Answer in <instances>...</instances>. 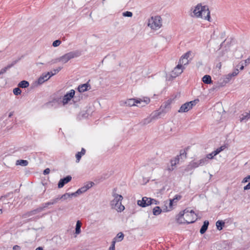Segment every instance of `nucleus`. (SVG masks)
<instances>
[{
    "label": "nucleus",
    "instance_id": "obj_1",
    "mask_svg": "<svg viewBox=\"0 0 250 250\" xmlns=\"http://www.w3.org/2000/svg\"><path fill=\"white\" fill-rule=\"evenodd\" d=\"M191 11L192 12L190 15L191 17L201 18L209 21H210V11L207 5L198 3L192 8Z\"/></svg>",
    "mask_w": 250,
    "mask_h": 250
},
{
    "label": "nucleus",
    "instance_id": "obj_2",
    "mask_svg": "<svg viewBox=\"0 0 250 250\" xmlns=\"http://www.w3.org/2000/svg\"><path fill=\"white\" fill-rule=\"evenodd\" d=\"M197 219L196 215L193 210H185L179 214L177 222L179 224H190L194 222Z\"/></svg>",
    "mask_w": 250,
    "mask_h": 250
},
{
    "label": "nucleus",
    "instance_id": "obj_3",
    "mask_svg": "<svg viewBox=\"0 0 250 250\" xmlns=\"http://www.w3.org/2000/svg\"><path fill=\"white\" fill-rule=\"evenodd\" d=\"M113 199L110 201V205L112 208L118 212H122L125 209V207L122 204L123 197L117 193V189L114 188L112 192Z\"/></svg>",
    "mask_w": 250,
    "mask_h": 250
},
{
    "label": "nucleus",
    "instance_id": "obj_4",
    "mask_svg": "<svg viewBox=\"0 0 250 250\" xmlns=\"http://www.w3.org/2000/svg\"><path fill=\"white\" fill-rule=\"evenodd\" d=\"M81 55L80 51L76 50L67 53L61 57H58L53 60V63L60 62L62 63H67L71 59L78 57Z\"/></svg>",
    "mask_w": 250,
    "mask_h": 250
},
{
    "label": "nucleus",
    "instance_id": "obj_5",
    "mask_svg": "<svg viewBox=\"0 0 250 250\" xmlns=\"http://www.w3.org/2000/svg\"><path fill=\"white\" fill-rule=\"evenodd\" d=\"M150 101V99L148 97H144L143 99H129L125 102V104L126 106H132L136 105V104H141V107H143L149 104Z\"/></svg>",
    "mask_w": 250,
    "mask_h": 250
},
{
    "label": "nucleus",
    "instance_id": "obj_6",
    "mask_svg": "<svg viewBox=\"0 0 250 250\" xmlns=\"http://www.w3.org/2000/svg\"><path fill=\"white\" fill-rule=\"evenodd\" d=\"M147 26L151 29L156 30L162 26V20L160 16L151 17L148 20Z\"/></svg>",
    "mask_w": 250,
    "mask_h": 250
},
{
    "label": "nucleus",
    "instance_id": "obj_7",
    "mask_svg": "<svg viewBox=\"0 0 250 250\" xmlns=\"http://www.w3.org/2000/svg\"><path fill=\"white\" fill-rule=\"evenodd\" d=\"M187 158V153L185 150L181 151L179 155L173 158L170 160V166L167 167V169L169 171L173 170L176 166L181 161Z\"/></svg>",
    "mask_w": 250,
    "mask_h": 250
},
{
    "label": "nucleus",
    "instance_id": "obj_8",
    "mask_svg": "<svg viewBox=\"0 0 250 250\" xmlns=\"http://www.w3.org/2000/svg\"><path fill=\"white\" fill-rule=\"evenodd\" d=\"M161 114V112H158V110L153 112L149 116L146 118L143 119L141 124L142 125H146L151 123L152 122L159 118Z\"/></svg>",
    "mask_w": 250,
    "mask_h": 250
},
{
    "label": "nucleus",
    "instance_id": "obj_9",
    "mask_svg": "<svg viewBox=\"0 0 250 250\" xmlns=\"http://www.w3.org/2000/svg\"><path fill=\"white\" fill-rule=\"evenodd\" d=\"M191 52L188 51L183 55L180 59L178 64H181L182 66H184L188 64L189 60L188 59L191 55Z\"/></svg>",
    "mask_w": 250,
    "mask_h": 250
},
{
    "label": "nucleus",
    "instance_id": "obj_10",
    "mask_svg": "<svg viewBox=\"0 0 250 250\" xmlns=\"http://www.w3.org/2000/svg\"><path fill=\"white\" fill-rule=\"evenodd\" d=\"M184 68V66H182L181 64H178V65L171 71L170 74L171 76L173 78L178 76L183 72Z\"/></svg>",
    "mask_w": 250,
    "mask_h": 250
},
{
    "label": "nucleus",
    "instance_id": "obj_11",
    "mask_svg": "<svg viewBox=\"0 0 250 250\" xmlns=\"http://www.w3.org/2000/svg\"><path fill=\"white\" fill-rule=\"evenodd\" d=\"M75 95V91L73 89L70 90L69 93H66L62 98L63 105H65L68 103Z\"/></svg>",
    "mask_w": 250,
    "mask_h": 250
},
{
    "label": "nucleus",
    "instance_id": "obj_12",
    "mask_svg": "<svg viewBox=\"0 0 250 250\" xmlns=\"http://www.w3.org/2000/svg\"><path fill=\"white\" fill-rule=\"evenodd\" d=\"M171 103V100H168L166 101L164 104L161 106V111H158V112H161V114L163 113L167 112L170 108V104Z\"/></svg>",
    "mask_w": 250,
    "mask_h": 250
},
{
    "label": "nucleus",
    "instance_id": "obj_13",
    "mask_svg": "<svg viewBox=\"0 0 250 250\" xmlns=\"http://www.w3.org/2000/svg\"><path fill=\"white\" fill-rule=\"evenodd\" d=\"M232 79L231 75L229 74L225 75L223 78L220 79L219 83V86L222 87L228 83Z\"/></svg>",
    "mask_w": 250,
    "mask_h": 250
},
{
    "label": "nucleus",
    "instance_id": "obj_14",
    "mask_svg": "<svg viewBox=\"0 0 250 250\" xmlns=\"http://www.w3.org/2000/svg\"><path fill=\"white\" fill-rule=\"evenodd\" d=\"M72 177L71 176H67L66 177L61 179L58 183V188H62L64 185L71 181Z\"/></svg>",
    "mask_w": 250,
    "mask_h": 250
},
{
    "label": "nucleus",
    "instance_id": "obj_15",
    "mask_svg": "<svg viewBox=\"0 0 250 250\" xmlns=\"http://www.w3.org/2000/svg\"><path fill=\"white\" fill-rule=\"evenodd\" d=\"M189 104L186 103L183 105H181L180 109L178 110V112L180 113L186 112L191 109L189 105Z\"/></svg>",
    "mask_w": 250,
    "mask_h": 250
},
{
    "label": "nucleus",
    "instance_id": "obj_16",
    "mask_svg": "<svg viewBox=\"0 0 250 250\" xmlns=\"http://www.w3.org/2000/svg\"><path fill=\"white\" fill-rule=\"evenodd\" d=\"M90 87V85L88 83H86L79 85L78 87V90L80 92H84L88 90Z\"/></svg>",
    "mask_w": 250,
    "mask_h": 250
},
{
    "label": "nucleus",
    "instance_id": "obj_17",
    "mask_svg": "<svg viewBox=\"0 0 250 250\" xmlns=\"http://www.w3.org/2000/svg\"><path fill=\"white\" fill-rule=\"evenodd\" d=\"M147 197H144L142 198V200H138L137 204L138 206L141 207H147L146 200Z\"/></svg>",
    "mask_w": 250,
    "mask_h": 250
},
{
    "label": "nucleus",
    "instance_id": "obj_18",
    "mask_svg": "<svg viewBox=\"0 0 250 250\" xmlns=\"http://www.w3.org/2000/svg\"><path fill=\"white\" fill-rule=\"evenodd\" d=\"M85 150L83 148L81 150V151L78 152L76 154V163H78L80 162L82 156L84 155L85 154Z\"/></svg>",
    "mask_w": 250,
    "mask_h": 250
},
{
    "label": "nucleus",
    "instance_id": "obj_19",
    "mask_svg": "<svg viewBox=\"0 0 250 250\" xmlns=\"http://www.w3.org/2000/svg\"><path fill=\"white\" fill-rule=\"evenodd\" d=\"M208 225H209V222L208 221L206 220L204 222L203 225L202 226V227L200 230V232L201 234H203L204 233H205V232L206 231V230L208 229Z\"/></svg>",
    "mask_w": 250,
    "mask_h": 250
},
{
    "label": "nucleus",
    "instance_id": "obj_20",
    "mask_svg": "<svg viewBox=\"0 0 250 250\" xmlns=\"http://www.w3.org/2000/svg\"><path fill=\"white\" fill-rule=\"evenodd\" d=\"M43 210V208H36V209H34L33 210H32L31 211H29L28 212L27 214H26V215L28 217L29 216H31L32 215H35L42 211Z\"/></svg>",
    "mask_w": 250,
    "mask_h": 250
},
{
    "label": "nucleus",
    "instance_id": "obj_21",
    "mask_svg": "<svg viewBox=\"0 0 250 250\" xmlns=\"http://www.w3.org/2000/svg\"><path fill=\"white\" fill-rule=\"evenodd\" d=\"M58 200H59L58 198L54 199L52 200V201L48 202L43 204L42 205V207H41V208H43V210L44 208H47L48 206L53 205V204L56 203Z\"/></svg>",
    "mask_w": 250,
    "mask_h": 250
},
{
    "label": "nucleus",
    "instance_id": "obj_22",
    "mask_svg": "<svg viewBox=\"0 0 250 250\" xmlns=\"http://www.w3.org/2000/svg\"><path fill=\"white\" fill-rule=\"evenodd\" d=\"M124 237V235L122 232H119L117 234L116 236L113 239V241H115L116 243L117 242H120L123 240Z\"/></svg>",
    "mask_w": 250,
    "mask_h": 250
},
{
    "label": "nucleus",
    "instance_id": "obj_23",
    "mask_svg": "<svg viewBox=\"0 0 250 250\" xmlns=\"http://www.w3.org/2000/svg\"><path fill=\"white\" fill-rule=\"evenodd\" d=\"M163 209H161L159 207L156 206L153 209V214L155 216L159 215L162 212Z\"/></svg>",
    "mask_w": 250,
    "mask_h": 250
},
{
    "label": "nucleus",
    "instance_id": "obj_24",
    "mask_svg": "<svg viewBox=\"0 0 250 250\" xmlns=\"http://www.w3.org/2000/svg\"><path fill=\"white\" fill-rule=\"evenodd\" d=\"M82 226V223L80 220L77 221L76 228H75V233L76 234H79L81 233V228Z\"/></svg>",
    "mask_w": 250,
    "mask_h": 250
},
{
    "label": "nucleus",
    "instance_id": "obj_25",
    "mask_svg": "<svg viewBox=\"0 0 250 250\" xmlns=\"http://www.w3.org/2000/svg\"><path fill=\"white\" fill-rule=\"evenodd\" d=\"M200 166L198 161H191L188 165V169L195 168Z\"/></svg>",
    "mask_w": 250,
    "mask_h": 250
},
{
    "label": "nucleus",
    "instance_id": "obj_26",
    "mask_svg": "<svg viewBox=\"0 0 250 250\" xmlns=\"http://www.w3.org/2000/svg\"><path fill=\"white\" fill-rule=\"evenodd\" d=\"M203 82L207 84L211 83L212 82L211 78L209 75H205L202 78Z\"/></svg>",
    "mask_w": 250,
    "mask_h": 250
},
{
    "label": "nucleus",
    "instance_id": "obj_27",
    "mask_svg": "<svg viewBox=\"0 0 250 250\" xmlns=\"http://www.w3.org/2000/svg\"><path fill=\"white\" fill-rule=\"evenodd\" d=\"M28 162L27 160H18L16 161V165H20L22 166H27Z\"/></svg>",
    "mask_w": 250,
    "mask_h": 250
},
{
    "label": "nucleus",
    "instance_id": "obj_28",
    "mask_svg": "<svg viewBox=\"0 0 250 250\" xmlns=\"http://www.w3.org/2000/svg\"><path fill=\"white\" fill-rule=\"evenodd\" d=\"M168 208H165L166 211H170L173 209V206H175L176 204H175L170 199L169 201H168Z\"/></svg>",
    "mask_w": 250,
    "mask_h": 250
},
{
    "label": "nucleus",
    "instance_id": "obj_29",
    "mask_svg": "<svg viewBox=\"0 0 250 250\" xmlns=\"http://www.w3.org/2000/svg\"><path fill=\"white\" fill-rule=\"evenodd\" d=\"M29 85V83L26 81H22L19 83L18 86L21 88H26Z\"/></svg>",
    "mask_w": 250,
    "mask_h": 250
},
{
    "label": "nucleus",
    "instance_id": "obj_30",
    "mask_svg": "<svg viewBox=\"0 0 250 250\" xmlns=\"http://www.w3.org/2000/svg\"><path fill=\"white\" fill-rule=\"evenodd\" d=\"M250 119V114L249 113H245L241 115L240 117V121L242 122L244 120Z\"/></svg>",
    "mask_w": 250,
    "mask_h": 250
},
{
    "label": "nucleus",
    "instance_id": "obj_31",
    "mask_svg": "<svg viewBox=\"0 0 250 250\" xmlns=\"http://www.w3.org/2000/svg\"><path fill=\"white\" fill-rule=\"evenodd\" d=\"M73 195H71V193H66L61 196L60 198L58 197L59 199H62L63 200H66L69 198H71Z\"/></svg>",
    "mask_w": 250,
    "mask_h": 250
},
{
    "label": "nucleus",
    "instance_id": "obj_32",
    "mask_svg": "<svg viewBox=\"0 0 250 250\" xmlns=\"http://www.w3.org/2000/svg\"><path fill=\"white\" fill-rule=\"evenodd\" d=\"M224 222H223L222 221H218L216 223V226L217 227V229L220 230L222 229V226L224 225Z\"/></svg>",
    "mask_w": 250,
    "mask_h": 250
},
{
    "label": "nucleus",
    "instance_id": "obj_33",
    "mask_svg": "<svg viewBox=\"0 0 250 250\" xmlns=\"http://www.w3.org/2000/svg\"><path fill=\"white\" fill-rule=\"evenodd\" d=\"M198 161L199 162L200 166H202L207 163L208 159H207V158H204L200 159V160H199Z\"/></svg>",
    "mask_w": 250,
    "mask_h": 250
},
{
    "label": "nucleus",
    "instance_id": "obj_34",
    "mask_svg": "<svg viewBox=\"0 0 250 250\" xmlns=\"http://www.w3.org/2000/svg\"><path fill=\"white\" fill-rule=\"evenodd\" d=\"M182 198V196L181 195H176L174 198L172 199H171L173 202V203L175 204H176V203L178 201L180 200Z\"/></svg>",
    "mask_w": 250,
    "mask_h": 250
},
{
    "label": "nucleus",
    "instance_id": "obj_35",
    "mask_svg": "<svg viewBox=\"0 0 250 250\" xmlns=\"http://www.w3.org/2000/svg\"><path fill=\"white\" fill-rule=\"evenodd\" d=\"M62 68L61 67H59L57 68L54 69L52 71H50V72L51 76H52L56 74L62 69Z\"/></svg>",
    "mask_w": 250,
    "mask_h": 250
},
{
    "label": "nucleus",
    "instance_id": "obj_36",
    "mask_svg": "<svg viewBox=\"0 0 250 250\" xmlns=\"http://www.w3.org/2000/svg\"><path fill=\"white\" fill-rule=\"evenodd\" d=\"M42 76L43 77L45 81L48 80L51 77L50 72H48L47 73L45 74H43Z\"/></svg>",
    "mask_w": 250,
    "mask_h": 250
},
{
    "label": "nucleus",
    "instance_id": "obj_37",
    "mask_svg": "<svg viewBox=\"0 0 250 250\" xmlns=\"http://www.w3.org/2000/svg\"><path fill=\"white\" fill-rule=\"evenodd\" d=\"M11 66L10 65H9L7 66L6 67H5L2 68L0 70V75L5 73L7 71V70L11 67Z\"/></svg>",
    "mask_w": 250,
    "mask_h": 250
},
{
    "label": "nucleus",
    "instance_id": "obj_38",
    "mask_svg": "<svg viewBox=\"0 0 250 250\" xmlns=\"http://www.w3.org/2000/svg\"><path fill=\"white\" fill-rule=\"evenodd\" d=\"M21 91L20 88L17 87L13 89V93L15 95H19L21 94Z\"/></svg>",
    "mask_w": 250,
    "mask_h": 250
},
{
    "label": "nucleus",
    "instance_id": "obj_39",
    "mask_svg": "<svg viewBox=\"0 0 250 250\" xmlns=\"http://www.w3.org/2000/svg\"><path fill=\"white\" fill-rule=\"evenodd\" d=\"M93 184L94 183L93 182H89L87 183L85 185H84L83 187L87 191L88 189H89L93 186Z\"/></svg>",
    "mask_w": 250,
    "mask_h": 250
},
{
    "label": "nucleus",
    "instance_id": "obj_40",
    "mask_svg": "<svg viewBox=\"0 0 250 250\" xmlns=\"http://www.w3.org/2000/svg\"><path fill=\"white\" fill-rule=\"evenodd\" d=\"M83 193L82 191L81 190V189L79 188L78 189L76 192L72 193L71 195H73L74 197H77L79 195Z\"/></svg>",
    "mask_w": 250,
    "mask_h": 250
},
{
    "label": "nucleus",
    "instance_id": "obj_41",
    "mask_svg": "<svg viewBox=\"0 0 250 250\" xmlns=\"http://www.w3.org/2000/svg\"><path fill=\"white\" fill-rule=\"evenodd\" d=\"M132 15V13L129 11H126L123 13V16L124 17H131Z\"/></svg>",
    "mask_w": 250,
    "mask_h": 250
},
{
    "label": "nucleus",
    "instance_id": "obj_42",
    "mask_svg": "<svg viewBox=\"0 0 250 250\" xmlns=\"http://www.w3.org/2000/svg\"><path fill=\"white\" fill-rule=\"evenodd\" d=\"M61 43V41L59 40H56L54 42H53L52 43V45L54 47H57V46H59Z\"/></svg>",
    "mask_w": 250,
    "mask_h": 250
},
{
    "label": "nucleus",
    "instance_id": "obj_43",
    "mask_svg": "<svg viewBox=\"0 0 250 250\" xmlns=\"http://www.w3.org/2000/svg\"><path fill=\"white\" fill-rule=\"evenodd\" d=\"M168 208V200L165 201L164 202V205L162 207L163 210L164 212H168V211H166L165 208Z\"/></svg>",
    "mask_w": 250,
    "mask_h": 250
},
{
    "label": "nucleus",
    "instance_id": "obj_44",
    "mask_svg": "<svg viewBox=\"0 0 250 250\" xmlns=\"http://www.w3.org/2000/svg\"><path fill=\"white\" fill-rule=\"evenodd\" d=\"M238 73H239V70L238 69H236L235 70H234L233 71V72L232 73H229V74L231 75V77L232 78L233 77H234V76H236V75H237Z\"/></svg>",
    "mask_w": 250,
    "mask_h": 250
},
{
    "label": "nucleus",
    "instance_id": "obj_45",
    "mask_svg": "<svg viewBox=\"0 0 250 250\" xmlns=\"http://www.w3.org/2000/svg\"><path fill=\"white\" fill-rule=\"evenodd\" d=\"M250 181V175H248L245 177L242 181V183H246Z\"/></svg>",
    "mask_w": 250,
    "mask_h": 250
},
{
    "label": "nucleus",
    "instance_id": "obj_46",
    "mask_svg": "<svg viewBox=\"0 0 250 250\" xmlns=\"http://www.w3.org/2000/svg\"><path fill=\"white\" fill-rule=\"evenodd\" d=\"M45 81L43 77L41 76L38 80V83L40 84L43 83Z\"/></svg>",
    "mask_w": 250,
    "mask_h": 250
},
{
    "label": "nucleus",
    "instance_id": "obj_47",
    "mask_svg": "<svg viewBox=\"0 0 250 250\" xmlns=\"http://www.w3.org/2000/svg\"><path fill=\"white\" fill-rule=\"evenodd\" d=\"M215 156V155L214 154V153H213V151L211 153L207 154L206 158H207V159H211Z\"/></svg>",
    "mask_w": 250,
    "mask_h": 250
},
{
    "label": "nucleus",
    "instance_id": "obj_48",
    "mask_svg": "<svg viewBox=\"0 0 250 250\" xmlns=\"http://www.w3.org/2000/svg\"><path fill=\"white\" fill-rule=\"evenodd\" d=\"M197 102L196 100L191 101L190 102H188V103L189 104V106L190 107V108L191 109L192 107L195 105Z\"/></svg>",
    "mask_w": 250,
    "mask_h": 250
},
{
    "label": "nucleus",
    "instance_id": "obj_49",
    "mask_svg": "<svg viewBox=\"0 0 250 250\" xmlns=\"http://www.w3.org/2000/svg\"><path fill=\"white\" fill-rule=\"evenodd\" d=\"M160 170V168H155L153 169L152 171V174H153L154 176L156 175L157 172H158Z\"/></svg>",
    "mask_w": 250,
    "mask_h": 250
},
{
    "label": "nucleus",
    "instance_id": "obj_50",
    "mask_svg": "<svg viewBox=\"0 0 250 250\" xmlns=\"http://www.w3.org/2000/svg\"><path fill=\"white\" fill-rule=\"evenodd\" d=\"M115 243H116L115 242V241H112L111 245L110 247V248L109 249V250H115Z\"/></svg>",
    "mask_w": 250,
    "mask_h": 250
},
{
    "label": "nucleus",
    "instance_id": "obj_51",
    "mask_svg": "<svg viewBox=\"0 0 250 250\" xmlns=\"http://www.w3.org/2000/svg\"><path fill=\"white\" fill-rule=\"evenodd\" d=\"M147 200H146L147 206H148L149 205H152V202H151L152 198L147 197Z\"/></svg>",
    "mask_w": 250,
    "mask_h": 250
},
{
    "label": "nucleus",
    "instance_id": "obj_52",
    "mask_svg": "<svg viewBox=\"0 0 250 250\" xmlns=\"http://www.w3.org/2000/svg\"><path fill=\"white\" fill-rule=\"evenodd\" d=\"M250 189V182L244 187V190H247Z\"/></svg>",
    "mask_w": 250,
    "mask_h": 250
},
{
    "label": "nucleus",
    "instance_id": "obj_53",
    "mask_svg": "<svg viewBox=\"0 0 250 250\" xmlns=\"http://www.w3.org/2000/svg\"><path fill=\"white\" fill-rule=\"evenodd\" d=\"M50 171V169L48 168H47L45 169H44V170L43 171V174L44 175L48 174L49 173Z\"/></svg>",
    "mask_w": 250,
    "mask_h": 250
},
{
    "label": "nucleus",
    "instance_id": "obj_54",
    "mask_svg": "<svg viewBox=\"0 0 250 250\" xmlns=\"http://www.w3.org/2000/svg\"><path fill=\"white\" fill-rule=\"evenodd\" d=\"M151 202H152V204H154V205H158L159 203V202L158 201H157L156 200H155L154 199H152V198Z\"/></svg>",
    "mask_w": 250,
    "mask_h": 250
},
{
    "label": "nucleus",
    "instance_id": "obj_55",
    "mask_svg": "<svg viewBox=\"0 0 250 250\" xmlns=\"http://www.w3.org/2000/svg\"><path fill=\"white\" fill-rule=\"evenodd\" d=\"M21 247L19 246L15 245L13 247V250H20Z\"/></svg>",
    "mask_w": 250,
    "mask_h": 250
},
{
    "label": "nucleus",
    "instance_id": "obj_56",
    "mask_svg": "<svg viewBox=\"0 0 250 250\" xmlns=\"http://www.w3.org/2000/svg\"><path fill=\"white\" fill-rule=\"evenodd\" d=\"M221 152L220 150L218 148H217L216 150L213 151V153H214V154L215 155V156L216 155H217L218 154H219L220 152Z\"/></svg>",
    "mask_w": 250,
    "mask_h": 250
},
{
    "label": "nucleus",
    "instance_id": "obj_57",
    "mask_svg": "<svg viewBox=\"0 0 250 250\" xmlns=\"http://www.w3.org/2000/svg\"><path fill=\"white\" fill-rule=\"evenodd\" d=\"M80 189H81V190L82 191L83 193H84L86 191V190L85 189V188H84V187L83 186V187L81 188Z\"/></svg>",
    "mask_w": 250,
    "mask_h": 250
},
{
    "label": "nucleus",
    "instance_id": "obj_58",
    "mask_svg": "<svg viewBox=\"0 0 250 250\" xmlns=\"http://www.w3.org/2000/svg\"><path fill=\"white\" fill-rule=\"evenodd\" d=\"M245 62L246 64L247 63H249L250 62V58H248V59L246 60L245 61Z\"/></svg>",
    "mask_w": 250,
    "mask_h": 250
},
{
    "label": "nucleus",
    "instance_id": "obj_59",
    "mask_svg": "<svg viewBox=\"0 0 250 250\" xmlns=\"http://www.w3.org/2000/svg\"><path fill=\"white\" fill-rule=\"evenodd\" d=\"M219 149L221 151H222V150H223L225 149V146H221V147H220L219 148Z\"/></svg>",
    "mask_w": 250,
    "mask_h": 250
},
{
    "label": "nucleus",
    "instance_id": "obj_60",
    "mask_svg": "<svg viewBox=\"0 0 250 250\" xmlns=\"http://www.w3.org/2000/svg\"><path fill=\"white\" fill-rule=\"evenodd\" d=\"M130 0H121V1L124 3H127Z\"/></svg>",
    "mask_w": 250,
    "mask_h": 250
},
{
    "label": "nucleus",
    "instance_id": "obj_61",
    "mask_svg": "<svg viewBox=\"0 0 250 250\" xmlns=\"http://www.w3.org/2000/svg\"><path fill=\"white\" fill-rule=\"evenodd\" d=\"M36 250H43V248L42 247H39L36 248Z\"/></svg>",
    "mask_w": 250,
    "mask_h": 250
},
{
    "label": "nucleus",
    "instance_id": "obj_62",
    "mask_svg": "<svg viewBox=\"0 0 250 250\" xmlns=\"http://www.w3.org/2000/svg\"><path fill=\"white\" fill-rule=\"evenodd\" d=\"M244 68V65H241V66L240 67V70H243Z\"/></svg>",
    "mask_w": 250,
    "mask_h": 250
},
{
    "label": "nucleus",
    "instance_id": "obj_63",
    "mask_svg": "<svg viewBox=\"0 0 250 250\" xmlns=\"http://www.w3.org/2000/svg\"><path fill=\"white\" fill-rule=\"evenodd\" d=\"M2 213V210L0 209V214Z\"/></svg>",
    "mask_w": 250,
    "mask_h": 250
}]
</instances>
